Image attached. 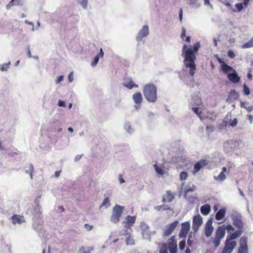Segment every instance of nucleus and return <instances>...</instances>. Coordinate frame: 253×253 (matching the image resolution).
<instances>
[{
	"label": "nucleus",
	"mask_w": 253,
	"mask_h": 253,
	"mask_svg": "<svg viewBox=\"0 0 253 253\" xmlns=\"http://www.w3.org/2000/svg\"><path fill=\"white\" fill-rule=\"evenodd\" d=\"M200 47V43L199 42H196L193 45V48H188L186 45H184L182 49V52L181 55L184 57V63L185 66L186 70L184 71L182 74H184L185 72H187V69H189V82L186 80L185 79V83L187 85L190 87L194 86V82L193 79V76L195 74V70L196 69V65L195 64V60L196 57L194 52H196Z\"/></svg>",
	"instance_id": "nucleus-1"
},
{
	"label": "nucleus",
	"mask_w": 253,
	"mask_h": 253,
	"mask_svg": "<svg viewBox=\"0 0 253 253\" xmlns=\"http://www.w3.org/2000/svg\"><path fill=\"white\" fill-rule=\"evenodd\" d=\"M233 230L234 228L231 224L227 225L224 224L218 227L215 232L214 237L212 241L215 248H217L220 245L221 240L225 236L226 230H227V232L229 233L230 231Z\"/></svg>",
	"instance_id": "nucleus-2"
},
{
	"label": "nucleus",
	"mask_w": 253,
	"mask_h": 253,
	"mask_svg": "<svg viewBox=\"0 0 253 253\" xmlns=\"http://www.w3.org/2000/svg\"><path fill=\"white\" fill-rule=\"evenodd\" d=\"M143 95L146 100L150 103H155L157 100V89L153 84H146L143 90Z\"/></svg>",
	"instance_id": "nucleus-3"
},
{
	"label": "nucleus",
	"mask_w": 253,
	"mask_h": 253,
	"mask_svg": "<svg viewBox=\"0 0 253 253\" xmlns=\"http://www.w3.org/2000/svg\"><path fill=\"white\" fill-rule=\"evenodd\" d=\"M124 210V207L119 205H116L113 208V214L111 217V221L115 223H118L120 221V217Z\"/></svg>",
	"instance_id": "nucleus-4"
},
{
	"label": "nucleus",
	"mask_w": 253,
	"mask_h": 253,
	"mask_svg": "<svg viewBox=\"0 0 253 253\" xmlns=\"http://www.w3.org/2000/svg\"><path fill=\"white\" fill-rule=\"evenodd\" d=\"M231 217L233 220V224L238 229H242L243 222L242 220L241 214L237 211H233L231 213Z\"/></svg>",
	"instance_id": "nucleus-5"
},
{
	"label": "nucleus",
	"mask_w": 253,
	"mask_h": 253,
	"mask_svg": "<svg viewBox=\"0 0 253 253\" xmlns=\"http://www.w3.org/2000/svg\"><path fill=\"white\" fill-rule=\"evenodd\" d=\"M149 26L147 25H143L136 35V41L138 42L142 41L143 38L147 37L149 35Z\"/></svg>",
	"instance_id": "nucleus-6"
},
{
	"label": "nucleus",
	"mask_w": 253,
	"mask_h": 253,
	"mask_svg": "<svg viewBox=\"0 0 253 253\" xmlns=\"http://www.w3.org/2000/svg\"><path fill=\"white\" fill-rule=\"evenodd\" d=\"M236 245L237 243L236 241H232L227 238L225 243V246L221 253H231L236 247Z\"/></svg>",
	"instance_id": "nucleus-7"
},
{
	"label": "nucleus",
	"mask_w": 253,
	"mask_h": 253,
	"mask_svg": "<svg viewBox=\"0 0 253 253\" xmlns=\"http://www.w3.org/2000/svg\"><path fill=\"white\" fill-rule=\"evenodd\" d=\"M179 223L178 221L175 220L174 222L168 224L164 230L163 236H169L173 232Z\"/></svg>",
	"instance_id": "nucleus-8"
},
{
	"label": "nucleus",
	"mask_w": 253,
	"mask_h": 253,
	"mask_svg": "<svg viewBox=\"0 0 253 253\" xmlns=\"http://www.w3.org/2000/svg\"><path fill=\"white\" fill-rule=\"evenodd\" d=\"M190 229L189 222L186 221L181 224V228L179 233L180 238H185Z\"/></svg>",
	"instance_id": "nucleus-9"
},
{
	"label": "nucleus",
	"mask_w": 253,
	"mask_h": 253,
	"mask_svg": "<svg viewBox=\"0 0 253 253\" xmlns=\"http://www.w3.org/2000/svg\"><path fill=\"white\" fill-rule=\"evenodd\" d=\"M132 99L135 103L134 108L137 110L140 109L143 100L141 93L139 92L135 93L132 95Z\"/></svg>",
	"instance_id": "nucleus-10"
},
{
	"label": "nucleus",
	"mask_w": 253,
	"mask_h": 253,
	"mask_svg": "<svg viewBox=\"0 0 253 253\" xmlns=\"http://www.w3.org/2000/svg\"><path fill=\"white\" fill-rule=\"evenodd\" d=\"M202 223L203 218L200 215L198 214L197 215L194 216L193 219L192 224V229L194 232H196L198 230Z\"/></svg>",
	"instance_id": "nucleus-11"
},
{
	"label": "nucleus",
	"mask_w": 253,
	"mask_h": 253,
	"mask_svg": "<svg viewBox=\"0 0 253 253\" xmlns=\"http://www.w3.org/2000/svg\"><path fill=\"white\" fill-rule=\"evenodd\" d=\"M212 218L209 219L206 223L205 227V235L207 237H210L212 235L213 231V227L212 226Z\"/></svg>",
	"instance_id": "nucleus-12"
},
{
	"label": "nucleus",
	"mask_w": 253,
	"mask_h": 253,
	"mask_svg": "<svg viewBox=\"0 0 253 253\" xmlns=\"http://www.w3.org/2000/svg\"><path fill=\"white\" fill-rule=\"evenodd\" d=\"M174 235L171 237L169 239V249L170 253H176L177 251V242L175 240Z\"/></svg>",
	"instance_id": "nucleus-13"
},
{
	"label": "nucleus",
	"mask_w": 253,
	"mask_h": 253,
	"mask_svg": "<svg viewBox=\"0 0 253 253\" xmlns=\"http://www.w3.org/2000/svg\"><path fill=\"white\" fill-rule=\"evenodd\" d=\"M227 78L231 82L233 83H239L240 81V78L238 76L236 70H234L232 73L228 74Z\"/></svg>",
	"instance_id": "nucleus-14"
},
{
	"label": "nucleus",
	"mask_w": 253,
	"mask_h": 253,
	"mask_svg": "<svg viewBox=\"0 0 253 253\" xmlns=\"http://www.w3.org/2000/svg\"><path fill=\"white\" fill-rule=\"evenodd\" d=\"M224 150L226 153L231 152L234 148V144L232 140L226 141L223 145Z\"/></svg>",
	"instance_id": "nucleus-15"
},
{
	"label": "nucleus",
	"mask_w": 253,
	"mask_h": 253,
	"mask_svg": "<svg viewBox=\"0 0 253 253\" xmlns=\"http://www.w3.org/2000/svg\"><path fill=\"white\" fill-rule=\"evenodd\" d=\"M11 220L13 224H21L25 222V218L23 216L14 214L11 216Z\"/></svg>",
	"instance_id": "nucleus-16"
},
{
	"label": "nucleus",
	"mask_w": 253,
	"mask_h": 253,
	"mask_svg": "<svg viewBox=\"0 0 253 253\" xmlns=\"http://www.w3.org/2000/svg\"><path fill=\"white\" fill-rule=\"evenodd\" d=\"M208 164V161L207 160H202L196 163L194 165V173L198 172L203 166L207 165Z\"/></svg>",
	"instance_id": "nucleus-17"
},
{
	"label": "nucleus",
	"mask_w": 253,
	"mask_h": 253,
	"mask_svg": "<svg viewBox=\"0 0 253 253\" xmlns=\"http://www.w3.org/2000/svg\"><path fill=\"white\" fill-rule=\"evenodd\" d=\"M242 229H238L236 232L230 234L229 236H227V238L232 241L233 240L240 236L242 234Z\"/></svg>",
	"instance_id": "nucleus-18"
},
{
	"label": "nucleus",
	"mask_w": 253,
	"mask_h": 253,
	"mask_svg": "<svg viewBox=\"0 0 253 253\" xmlns=\"http://www.w3.org/2000/svg\"><path fill=\"white\" fill-rule=\"evenodd\" d=\"M123 85L129 89H131L133 87H138V85L135 84L131 80H129V81H126L124 82Z\"/></svg>",
	"instance_id": "nucleus-19"
},
{
	"label": "nucleus",
	"mask_w": 253,
	"mask_h": 253,
	"mask_svg": "<svg viewBox=\"0 0 253 253\" xmlns=\"http://www.w3.org/2000/svg\"><path fill=\"white\" fill-rule=\"evenodd\" d=\"M174 199L173 195L171 193L170 191H167V194L163 196V202H171Z\"/></svg>",
	"instance_id": "nucleus-20"
},
{
	"label": "nucleus",
	"mask_w": 253,
	"mask_h": 253,
	"mask_svg": "<svg viewBox=\"0 0 253 253\" xmlns=\"http://www.w3.org/2000/svg\"><path fill=\"white\" fill-rule=\"evenodd\" d=\"M225 209L224 208L220 209L216 213L215 218L216 220L222 219L225 214Z\"/></svg>",
	"instance_id": "nucleus-21"
},
{
	"label": "nucleus",
	"mask_w": 253,
	"mask_h": 253,
	"mask_svg": "<svg viewBox=\"0 0 253 253\" xmlns=\"http://www.w3.org/2000/svg\"><path fill=\"white\" fill-rule=\"evenodd\" d=\"M126 221L124 222L125 223H127L129 225H127L126 226H129L131 227V226H132L133 224L135 222L136 220V216H130V215H127L126 218Z\"/></svg>",
	"instance_id": "nucleus-22"
},
{
	"label": "nucleus",
	"mask_w": 253,
	"mask_h": 253,
	"mask_svg": "<svg viewBox=\"0 0 253 253\" xmlns=\"http://www.w3.org/2000/svg\"><path fill=\"white\" fill-rule=\"evenodd\" d=\"M221 68L223 73L225 74H227L229 72H233L235 70L232 67L229 66L226 63L221 64Z\"/></svg>",
	"instance_id": "nucleus-23"
},
{
	"label": "nucleus",
	"mask_w": 253,
	"mask_h": 253,
	"mask_svg": "<svg viewBox=\"0 0 253 253\" xmlns=\"http://www.w3.org/2000/svg\"><path fill=\"white\" fill-rule=\"evenodd\" d=\"M200 211L203 215H207L211 211V207L209 205H205L201 207Z\"/></svg>",
	"instance_id": "nucleus-24"
},
{
	"label": "nucleus",
	"mask_w": 253,
	"mask_h": 253,
	"mask_svg": "<svg viewBox=\"0 0 253 253\" xmlns=\"http://www.w3.org/2000/svg\"><path fill=\"white\" fill-rule=\"evenodd\" d=\"M195 234L191 232L188 235V238L187 240V244L188 247L192 248L193 245L195 244V242L193 240L194 238Z\"/></svg>",
	"instance_id": "nucleus-25"
},
{
	"label": "nucleus",
	"mask_w": 253,
	"mask_h": 253,
	"mask_svg": "<svg viewBox=\"0 0 253 253\" xmlns=\"http://www.w3.org/2000/svg\"><path fill=\"white\" fill-rule=\"evenodd\" d=\"M189 4L194 8L197 9L200 7L201 2L199 0H188Z\"/></svg>",
	"instance_id": "nucleus-26"
},
{
	"label": "nucleus",
	"mask_w": 253,
	"mask_h": 253,
	"mask_svg": "<svg viewBox=\"0 0 253 253\" xmlns=\"http://www.w3.org/2000/svg\"><path fill=\"white\" fill-rule=\"evenodd\" d=\"M125 229L122 230L120 232V234L122 236H127V235H130V232H132L131 228L129 226H126V225L125 226Z\"/></svg>",
	"instance_id": "nucleus-27"
},
{
	"label": "nucleus",
	"mask_w": 253,
	"mask_h": 253,
	"mask_svg": "<svg viewBox=\"0 0 253 253\" xmlns=\"http://www.w3.org/2000/svg\"><path fill=\"white\" fill-rule=\"evenodd\" d=\"M154 209L158 211H160L162 210L163 211L171 210L169 206L166 205H162L160 206H155L154 207Z\"/></svg>",
	"instance_id": "nucleus-28"
},
{
	"label": "nucleus",
	"mask_w": 253,
	"mask_h": 253,
	"mask_svg": "<svg viewBox=\"0 0 253 253\" xmlns=\"http://www.w3.org/2000/svg\"><path fill=\"white\" fill-rule=\"evenodd\" d=\"M214 179L216 181L222 182L226 179L225 174L221 172L218 176H214Z\"/></svg>",
	"instance_id": "nucleus-29"
},
{
	"label": "nucleus",
	"mask_w": 253,
	"mask_h": 253,
	"mask_svg": "<svg viewBox=\"0 0 253 253\" xmlns=\"http://www.w3.org/2000/svg\"><path fill=\"white\" fill-rule=\"evenodd\" d=\"M34 171V167L32 164H29L25 170L26 173L27 174H29L31 177V178L32 179V173Z\"/></svg>",
	"instance_id": "nucleus-30"
},
{
	"label": "nucleus",
	"mask_w": 253,
	"mask_h": 253,
	"mask_svg": "<svg viewBox=\"0 0 253 253\" xmlns=\"http://www.w3.org/2000/svg\"><path fill=\"white\" fill-rule=\"evenodd\" d=\"M125 130L129 133L131 134L134 132V129L131 127L129 123H126L125 125Z\"/></svg>",
	"instance_id": "nucleus-31"
},
{
	"label": "nucleus",
	"mask_w": 253,
	"mask_h": 253,
	"mask_svg": "<svg viewBox=\"0 0 253 253\" xmlns=\"http://www.w3.org/2000/svg\"><path fill=\"white\" fill-rule=\"evenodd\" d=\"M240 247H248L247 246V238L246 237H242L240 240Z\"/></svg>",
	"instance_id": "nucleus-32"
},
{
	"label": "nucleus",
	"mask_w": 253,
	"mask_h": 253,
	"mask_svg": "<svg viewBox=\"0 0 253 253\" xmlns=\"http://www.w3.org/2000/svg\"><path fill=\"white\" fill-rule=\"evenodd\" d=\"M253 47V37L248 42L242 45V48H248Z\"/></svg>",
	"instance_id": "nucleus-33"
},
{
	"label": "nucleus",
	"mask_w": 253,
	"mask_h": 253,
	"mask_svg": "<svg viewBox=\"0 0 253 253\" xmlns=\"http://www.w3.org/2000/svg\"><path fill=\"white\" fill-rule=\"evenodd\" d=\"M192 110L196 115L198 116L201 120H204L206 118V117H204L201 115V112L199 111V109L198 107H192Z\"/></svg>",
	"instance_id": "nucleus-34"
},
{
	"label": "nucleus",
	"mask_w": 253,
	"mask_h": 253,
	"mask_svg": "<svg viewBox=\"0 0 253 253\" xmlns=\"http://www.w3.org/2000/svg\"><path fill=\"white\" fill-rule=\"evenodd\" d=\"M155 170L157 173V174L160 175H163L164 174L163 169L162 167L159 166L155 164L154 165Z\"/></svg>",
	"instance_id": "nucleus-35"
},
{
	"label": "nucleus",
	"mask_w": 253,
	"mask_h": 253,
	"mask_svg": "<svg viewBox=\"0 0 253 253\" xmlns=\"http://www.w3.org/2000/svg\"><path fill=\"white\" fill-rule=\"evenodd\" d=\"M241 107L245 108L248 112H251L253 110L252 106L249 105V104L245 102H241Z\"/></svg>",
	"instance_id": "nucleus-36"
},
{
	"label": "nucleus",
	"mask_w": 253,
	"mask_h": 253,
	"mask_svg": "<svg viewBox=\"0 0 253 253\" xmlns=\"http://www.w3.org/2000/svg\"><path fill=\"white\" fill-rule=\"evenodd\" d=\"M93 250V247H88L87 250L84 247H82L79 250V253H91Z\"/></svg>",
	"instance_id": "nucleus-37"
},
{
	"label": "nucleus",
	"mask_w": 253,
	"mask_h": 253,
	"mask_svg": "<svg viewBox=\"0 0 253 253\" xmlns=\"http://www.w3.org/2000/svg\"><path fill=\"white\" fill-rule=\"evenodd\" d=\"M10 62L9 61L7 63L3 64L0 65V70L2 72L7 71L8 69L9 68V66L10 65Z\"/></svg>",
	"instance_id": "nucleus-38"
},
{
	"label": "nucleus",
	"mask_w": 253,
	"mask_h": 253,
	"mask_svg": "<svg viewBox=\"0 0 253 253\" xmlns=\"http://www.w3.org/2000/svg\"><path fill=\"white\" fill-rule=\"evenodd\" d=\"M110 205V202L109 198L108 197H107L103 200V201L102 203L101 207L105 206V208H106L109 207Z\"/></svg>",
	"instance_id": "nucleus-39"
},
{
	"label": "nucleus",
	"mask_w": 253,
	"mask_h": 253,
	"mask_svg": "<svg viewBox=\"0 0 253 253\" xmlns=\"http://www.w3.org/2000/svg\"><path fill=\"white\" fill-rule=\"evenodd\" d=\"M126 242L127 245H133L134 244V241L130 235L127 237Z\"/></svg>",
	"instance_id": "nucleus-40"
},
{
	"label": "nucleus",
	"mask_w": 253,
	"mask_h": 253,
	"mask_svg": "<svg viewBox=\"0 0 253 253\" xmlns=\"http://www.w3.org/2000/svg\"><path fill=\"white\" fill-rule=\"evenodd\" d=\"M188 177V174L185 171H182L180 174V179L181 181L185 180Z\"/></svg>",
	"instance_id": "nucleus-41"
},
{
	"label": "nucleus",
	"mask_w": 253,
	"mask_h": 253,
	"mask_svg": "<svg viewBox=\"0 0 253 253\" xmlns=\"http://www.w3.org/2000/svg\"><path fill=\"white\" fill-rule=\"evenodd\" d=\"M186 246V242L185 240L180 241L179 243V248L181 251L184 249Z\"/></svg>",
	"instance_id": "nucleus-42"
},
{
	"label": "nucleus",
	"mask_w": 253,
	"mask_h": 253,
	"mask_svg": "<svg viewBox=\"0 0 253 253\" xmlns=\"http://www.w3.org/2000/svg\"><path fill=\"white\" fill-rule=\"evenodd\" d=\"M230 97H233L234 99H236L238 97L237 92L235 90H232L230 92Z\"/></svg>",
	"instance_id": "nucleus-43"
},
{
	"label": "nucleus",
	"mask_w": 253,
	"mask_h": 253,
	"mask_svg": "<svg viewBox=\"0 0 253 253\" xmlns=\"http://www.w3.org/2000/svg\"><path fill=\"white\" fill-rule=\"evenodd\" d=\"M99 58H98V55H96L92 61V62L91 63V65L92 67H95L96 64H97L98 61H99Z\"/></svg>",
	"instance_id": "nucleus-44"
},
{
	"label": "nucleus",
	"mask_w": 253,
	"mask_h": 253,
	"mask_svg": "<svg viewBox=\"0 0 253 253\" xmlns=\"http://www.w3.org/2000/svg\"><path fill=\"white\" fill-rule=\"evenodd\" d=\"M243 87H244V93L247 95H249L250 93V88L247 86V85L246 84H244Z\"/></svg>",
	"instance_id": "nucleus-45"
},
{
	"label": "nucleus",
	"mask_w": 253,
	"mask_h": 253,
	"mask_svg": "<svg viewBox=\"0 0 253 253\" xmlns=\"http://www.w3.org/2000/svg\"><path fill=\"white\" fill-rule=\"evenodd\" d=\"M87 3L88 0H82L80 2V4L84 9H85L87 7Z\"/></svg>",
	"instance_id": "nucleus-46"
},
{
	"label": "nucleus",
	"mask_w": 253,
	"mask_h": 253,
	"mask_svg": "<svg viewBox=\"0 0 253 253\" xmlns=\"http://www.w3.org/2000/svg\"><path fill=\"white\" fill-rule=\"evenodd\" d=\"M238 253H248V247H240L239 248Z\"/></svg>",
	"instance_id": "nucleus-47"
},
{
	"label": "nucleus",
	"mask_w": 253,
	"mask_h": 253,
	"mask_svg": "<svg viewBox=\"0 0 253 253\" xmlns=\"http://www.w3.org/2000/svg\"><path fill=\"white\" fill-rule=\"evenodd\" d=\"M140 228L143 230H145L148 228V226L144 222H141L140 223Z\"/></svg>",
	"instance_id": "nucleus-48"
},
{
	"label": "nucleus",
	"mask_w": 253,
	"mask_h": 253,
	"mask_svg": "<svg viewBox=\"0 0 253 253\" xmlns=\"http://www.w3.org/2000/svg\"><path fill=\"white\" fill-rule=\"evenodd\" d=\"M228 56L231 58H234L235 57V54L232 50H229L227 53Z\"/></svg>",
	"instance_id": "nucleus-49"
},
{
	"label": "nucleus",
	"mask_w": 253,
	"mask_h": 253,
	"mask_svg": "<svg viewBox=\"0 0 253 253\" xmlns=\"http://www.w3.org/2000/svg\"><path fill=\"white\" fill-rule=\"evenodd\" d=\"M237 120L236 118H235L230 123L229 125L232 127H234L237 125Z\"/></svg>",
	"instance_id": "nucleus-50"
},
{
	"label": "nucleus",
	"mask_w": 253,
	"mask_h": 253,
	"mask_svg": "<svg viewBox=\"0 0 253 253\" xmlns=\"http://www.w3.org/2000/svg\"><path fill=\"white\" fill-rule=\"evenodd\" d=\"M58 105L60 107H66V104L64 101H62L61 100H59L58 101Z\"/></svg>",
	"instance_id": "nucleus-51"
},
{
	"label": "nucleus",
	"mask_w": 253,
	"mask_h": 253,
	"mask_svg": "<svg viewBox=\"0 0 253 253\" xmlns=\"http://www.w3.org/2000/svg\"><path fill=\"white\" fill-rule=\"evenodd\" d=\"M25 23L27 24L30 25L32 26H33V28H32V31H34L35 30V29L34 26V23L33 22H30V21H28L27 20H26L25 21Z\"/></svg>",
	"instance_id": "nucleus-52"
},
{
	"label": "nucleus",
	"mask_w": 253,
	"mask_h": 253,
	"mask_svg": "<svg viewBox=\"0 0 253 253\" xmlns=\"http://www.w3.org/2000/svg\"><path fill=\"white\" fill-rule=\"evenodd\" d=\"M195 187L194 186H193L192 187L188 188L185 190V193L187 194L189 192H193L195 190Z\"/></svg>",
	"instance_id": "nucleus-53"
},
{
	"label": "nucleus",
	"mask_w": 253,
	"mask_h": 253,
	"mask_svg": "<svg viewBox=\"0 0 253 253\" xmlns=\"http://www.w3.org/2000/svg\"><path fill=\"white\" fill-rule=\"evenodd\" d=\"M63 78H64L63 76L62 75V76H59L57 78V79L56 80L55 83L56 84L60 83L61 82H62L63 80Z\"/></svg>",
	"instance_id": "nucleus-54"
},
{
	"label": "nucleus",
	"mask_w": 253,
	"mask_h": 253,
	"mask_svg": "<svg viewBox=\"0 0 253 253\" xmlns=\"http://www.w3.org/2000/svg\"><path fill=\"white\" fill-rule=\"evenodd\" d=\"M119 181L121 184H122V183H124V182H125V181L124 178L123 177V176L122 174H119Z\"/></svg>",
	"instance_id": "nucleus-55"
},
{
	"label": "nucleus",
	"mask_w": 253,
	"mask_h": 253,
	"mask_svg": "<svg viewBox=\"0 0 253 253\" xmlns=\"http://www.w3.org/2000/svg\"><path fill=\"white\" fill-rule=\"evenodd\" d=\"M179 17L180 21L181 22L182 20V18H183V12H182V8H180V10L179 11Z\"/></svg>",
	"instance_id": "nucleus-56"
},
{
	"label": "nucleus",
	"mask_w": 253,
	"mask_h": 253,
	"mask_svg": "<svg viewBox=\"0 0 253 253\" xmlns=\"http://www.w3.org/2000/svg\"><path fill=\"white\" fill-rule=\"evenodd\" d=\"M85 228L86 229V230L87 231H90L93 228V226L92 225H89L88 224H85Z\"/></svg>",
	"instance_id": "nucleus-57"
},
{
	"label": "nucleus",
	"mask_w": 253,
	"mask_h": 253,
	"mask_svg": "<svg viewBox=\"0 0 253 253\" xmlns=\"http://www.w3.org/2000/svg\"><path fill=\"white\" fill-rule=\"evenodd\" d=\"M236 7L240 11L242 9V8H243V6H242V3H237V4H236Z\"/></svg>",
	"instance_id": "nucleus-58"
},
{
	"label": "nucleus",
	"mask_w": 253,
	"mask_h": 253,
	"mask_svg": "<svg viewBox=\"0 0 253 253\" xmlns=\"http://www.w3.org/2000/svg\"><path fill=\"white\" fill-rule=\"evenodd\" d=\"M186 34V30L184 28H183L182 31L181 35V38L183 39L185 37Z\"/></svg>",
	"instance_id": "nucleus-59"
},
{
	"label": "nucleus",
	"mask_w": 253,
	"mask_h": 253,
	"mask_svg": "<svg viewBox=\"0 0 253 253\" xmlns=\"http://www.w3.org/2000/svg\"><path fill=\"white\" fill-rule=\"evenodd\" d=\"M97 55H98V58L101 57L102 58L104 55V52L102 48L100 49V52Z\"/></svg>",
	"instance_id": "nucleus-60"
},
{
	"label": "nucleus",
	"mask_w": 253,
	"mask_h": 253,
	"mask_svg": "<svg viewBox=\"0 0 253 253\" xmlns=\"http://www.w3.org/2000/svg\"><path fill=\"white\" fill-rule=\"evenodd\" d=\"M83 155H78L75 158V161L77 162L79 161L82 157Z\"/></svg>",
	"instance_id": "nucleus-61"
},
{
	"label": "nucleus",
	"mask_w": 253,
	"mask_h": 253,
	"mask_svg": "<svg viewBox=\"0 0 253 253\" xmlns=\"http://www.w3.org/2000/svg\"><path fill=\"white\" fill-rule=\"evenodd\" d=\"M148 116L150 118H153L155 116V114L151 112H148Z\"/></svg>",
	"instance_id": "nucleus-62"
},
{
	"label": "nucleus",
	"mask_w": 253,
	"mask_h": 253,
	"mask_svg": "<svg viewBox=\"0 0 253 253\" xmlns=\"http://www.w3.org/2000/svg\"><path fill=\"white\" fill-rule=\"evenodd\" d=\"M69 82H72L73 81V76L72 73H71L69 75Z\"/></svg>",
	"instance_id": "nucleus-63"
},
{
	"label": "nucleus",
	"mask_w": 253,
	"mask_h": 253,
	"mask_svg": "<svg viewBox=\"0 0 253 253\" xmlns=\"http://www.w3.org/2000/svg\"><path fill=\"white\" fill-rule=\"evenodd\" d=\"M248 116L249 117V120H250V124H252L253 121V116H252L251 115H248Z\"/></svg>",
	"instance_id": "nucleus-64"
}]
</instances>
